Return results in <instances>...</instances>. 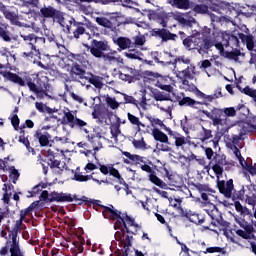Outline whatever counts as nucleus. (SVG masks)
I'll list each match as a JSON object with an SVG mask.
<instances>
[{"mask_svg": "<svg viewBox=\"0 0 256 256\" xmlns=\"http://www.w3.org/2000/svg\"><path fill=\"white\" fill-rule=\"evenodd\" d=\"M127 75L130 76V81L132 83H135V81H140L141 80V73L139 70L131 67L126 68Z\"/></svg>", "mask_w": 256, "mask_h": 256, "instance_id": "4c0bfd02", "label": "nucleus"}, {"mask_svg": "<svg viewBox=\"0 0 256 256\" xmlns=\"http://www.w3.org/2000/svg\"><path fill=\"white\" fill-rule=\"evenodd\" d=\"M35 137L38 139L41 147H47V145H49V140L51 139V134H49V132H45L44 134L36 132Z\"/></svg>", "mask_w": 256, "mask_h": 256, "instance_id": "473e14b6", "label": "nucleus"}, {"mask_svg": "<svg viewBox=\"0 0 256 256\" xmlns=\"http://www.w3.org/2000/svg\"><path fill=\"white\" fill-rule=\"evenodd\" d=\"M40 17L43 19H60L63 14L60 10L55 9L53 6H43L39 12Z\"/></svg>", "mask_w": 256, "mask_h": 256, "instance_id": "9d476101", "label": "nucleus"}, {"mask_svg": "<svg viewBox=\"0 0 256 256\" xmlns=\"http://www.w3.org/2000/svg\"><path fill=\"white\" fill-rule=\"evenodd\" d=\"M236 88L238 89V91H240L244 95H247L248 97H252L253 94L256 92L255 89L250 88L249 86H246L245 88L241 87L239 83L236 84Z\"/></svg>", "mask_w": 256, "mask_h": 256, "instance_id": "c03bdc74", "label": "nucleus"}, {"mask_svg": "<svg viewBox=\"0 0 256 256\" xmlns=\"http://www.w3.org/2000/svg\"><path fill=\"white\" fill-rule=\"evenodd\" d=\"M196 189L199 191V193H215V190L209 188V185L205 184H197Z\"/></svg>", "mask_w": 256, "mask_h": 256, "instance_id": "864d4df0", "label": "nucleus"}, {"mask_svg": "<svg viewBox=\"0 0 256 256\" xmlns=\"http://www.w3.org/2000/svg\"><path fill=\"white\" fill-rule=\"evenodd\" d=\"M10 254L11 256H23V253H21V248L19 247V239L17 236H12Z\"/></svg>", "mask_w": 256, "mask_h": 256, "instance_id": "c756f323", "label": "nucleus"}, {"mask_svg": "<svg viewBox=\"0 0 256 256\" xmlns=\"http://www.w3.org/2000/svg\"><path fill=\"white\" fill-rule=\"evenodd\" d=\"M84 47L87 51H90L91 55L95 57V59H101L105 65H112V63H121V61H123V58L115 57L117 51L111 50L109 41L105 38L100 40L92 38L90 45L86 44Z\"/></svg>", "mask_w": 256, "mask_h": 256, "instance_id": "f03ea898", "label": "nucleus"}, {"mask_svg": "<svg viewBox=\"0 0 256 256\" xmlns=\"http://www.w3.org/2000/svg\"><path fill=\"white\" fill-rule=\"evenodd\" d=\"M152 97H153V99H155V101H171V102H173L170 92L165 93V92H161L157 89H154L152 91Z\"/></svg>", "mask_w": 256, "mask_h": 256, "instance_id": "393cba45", "label": "nucleus"}, {"mask_svg": "<svg viewBox=\"0 0 256 256\" xmlns=\"http://www.w3.org/2000/svg\"><path fill=\"white\" fill-rule=\"evenodd\" d=\"M181 203H182L181 199L175 198V199H174V204H172V207H175V209H177V211H178L180 217H185L186 219H188V217H189V212H187V211H185V210L183 209V207L181 206Z\"/></svg>", "mask_w": 256, "mask_h": 256, "instance_id": "58836bf2", "label": "nucleus"}, {"mask_svg": "<svg viewBox=\"0 0 256 256\" xmlns=\"http://www.w3.org/2000/svg\"><path fill=\"white\" fill-rule=\"evenodd\" d=\"M89 81L91 85H94V87H96V89H101L103 87V82L97 76L90 78Z\"/></svg>", "mask_w": 256, "mask_h": 256, "instance_id": "680f3d73", "label": "nucleus"}, {"mask_svg": "<svg viewBox=\"0 0 256 256\" xmlns=\"http://www.w3.org/2000/svg\"><path fill=\"white\" fill-rule=\"evenodd\" d=\"M224 10L226 11V15H228V17H234V19L239 17V15H243L244 17H251V15H253L251 12H245L243 10L239 11L229 3L224 4Z\"/></svg>", "mask_w": 256, "mask_h": 256, "instance_id": "f3484780", "label": "nucleus"}, {"mask_svg": "<svg viewBox=\"0 0 256 256\" xmlns=\"http://www.w3.org/2000/svg\"><path fill=\"white\" fill-rule=\"evenodd\" d=\"M20 133L22 135L19 136V143H22L28 151V153H32V155H35V148L31 147V142H29V138L25 137V131L21 130Z\"/></svg>", "mask_w": 256, "mask_h": 256, "instance_id": "2f4dec72", "label": "nucleus"}, {"mask_svg": "<svg viewBox=\"0 0 256 256\" xmlns=\"http://www.w3.org/2000/svg\"><path fill=\"white\" fill-rule=\"evenodd\" d=\"M73 203V195L69 193L56 192L53 191L50 193L49 203Z\"/></svg>", "mask_w": 256, "mask_h": 256, "instance_id": "f8f14e48", "label": "nucleus"}, {"mask_svg": "<svg viewBox=\"0 0 256 256\" xmlns=\"http://www.w3.org/2000/svg\"><path fill=\"white\" fill-rule=\"evenodd\" d=\"M203 133L201 134L200 140L204 143V141H209V139L213 138V131L211 129H207L202 127Z\"/></svg>", "mask_w": 256, "mask_h": 256, "instance_id": "49530a36", "label": "nucleus"}, {"mask_svg": "<svg viewBox=\"0 0 256 256\" xmlns=\"http://www.w3.org/2000/svg\"><path fill=\"white\" fill-rule=\"evenodd\" d=\"M216 213L217 215L215 213L210 215L211 222H208L207 225L203 226V229H205V231H213V233H219L221 231L225 233L227 229H229L231 223L223 219V214H221V212L216 210Z\"/></svg>", "mask_w": 256, "mask_h": 256, "instance_id": "0eeeda50", "label": "nucleus"}, {"mask_svg": "<svg viewBox=\"0 0 256 256\" xmlns=\"http://www.w3.org/2000/svg\"><path fill=\"white\" fill-rule=\"evenodd\" d=\"M87 139L89 143H91L93 151H99L101 147H103V144L101 143V138H99L95 134H88Z\"/></svg>", "mask_w": 256, "mask_h": 256, "instance_id": "cd10ccee", "label": "nucleus"}, {"mask_svg": "<svg viewBox=\"0 0 256 256\" xmlns=\"http://www.w3.org/2000/svg\"><path fill=\"white\" fill-rule=\"evenodd\" d=\"M239 33L238 36L235 35H231L228 40L226 41L225 47H229L230 45L234 47V49H237V47H239Z\"/></svg>", "mask_w": 256, "mask_h": 256, "instance_id": "37998d69", "label": "nucleus"}, {"mask_svg": "<svg viewBox=\"0 0 256 256\" xmlns=\"http://www.w3.org/2000/svg\"><path fill=\"white\" fill-rule=\"evenodd\" d=\"M187 219L190 223H194L195 225H203V223H207V221H209V216L189 211Z\"/></svg>", "mask_w": 256, "mask_h": 256, "instance_id": "412c9836", "label": "nucleus"}, {"mask_svg": "<svg viewBox=\"0 0 256 256\" xmlns=\"http://www.w3.org/2000/svg\"><path fill=\"white\" fill-rule=\"evenodd\" d=\"M240 227L244 229V232L248 234L250 239H253V237H255V235L253 234V232L255 231V229L253 228V224H248L245 219H242V221L240 222Z\"/></svg>", "mask_w": 256, "mask_h": 256, "instance_id": "ea45409f", "label": "nucleus"}, {"mask_svg": "<svg viewBox=\"0 0 256 256\" xmlns=\"http://www.w3.org/2000/svg\"><path fill=\"white\" fill-rule=\"evenodd\" d=\"M156 87L162 91H166V93H173V86H171V84H167L166 78L160 77L156 82Z\"/></svg>", "mask_w": 256, "mask_h": 256, "instance_id": "72a5a7b5", "label": "nucleus"}, {"mask_svg": "<svg viewBox=\"0 0 256 256\" xmlns=\"http://www.w3.org/2000/svg\"><path fill=\"white\" fill-rule=\"evenodd\" d=\"M21 39L24 41V47L29 52H23L22 57L33 59V56L39 53L45 47V37L37 36L35 33L21 34Z\"/></svg>", "mask_w": 256, "mask_h": 256, "instance_id": "39448f33", "label": "nucleus"}, {"mask_svg": "<svg viewBox=\"0 0 256 256\" xmlns=\"http://www.w3.org/2000/svg\"><path fill=\"white\" fill-rule=\"evenodd\" d=\"M2 59H5L6 62L4 64L0 63V69H5V65H9L10 59H15V55L11 54V52H4L1 54Z\"/></svg>", "mask_w": 256, "mask_h": 256, "instance_id": "de8ad7c7", "label": "nucleus"}, {"mask_svg": "<svg viewBox=\"0 0 256 256\" xmlns=\"http://www.w3.org/2000/svg\"><path fill=\"white\" fill-rule=\"evenodd\" d=\"M47 91H49V90L48 89L39 88L38 92H35V94L37 95L38 99H44L45 97H47Z\"/></svg>", "mask_w": 256, "mask_h": 256, "instance_id": "774afa93", "label": "nucleus"}, {"mask_svg": "<svg viewBox=\"0 0 256 256\" xmlns=\"http://www.w3.org/2000/svg\"><path fill=\"white\" fill-rule=\"evenodd\" d=\"M62 125H69L71 129L75 127V115H73V112L68 111L64 113V116L62 117Z\"/></svg>", "mask_w": 256, "mask_h": 256, "instance_id": "f704fd0d", "label": "nucleus"}, {"mask_svg": "<svg viewBox=\"0 0 256 256\" xmlns=\"http://www.w3.org/2000/svg\"><path fill=\"white\" fill-rule=\"evenodd\" d=\"M152 135L155 141H159L160 143H169V137L163 131L159 130V128H154L152 130Z\"/></svg>", "mask_w": 256, "mask_h": 256, "instance_id": "c85d7f7f", "label": "nucleus"}, {"mask_svg": "<svg viewBox=\"0 0 256 256\" xmlns=\"http://www.w3.org/2000/svg\"><path fill=\"white\" fill-rule=\"evenodd\" d=\"M205 254L207 253H222V255H225L227 251L225 248H221L219 246H214V247H208L206 248V251H204Z\"/></svg>", "mask_w": 256, "mask_h": 256, "instance_id": "8fccbe9b", "label": "nucleus"}, {"mask_svg": "<svg viewBox=\"0 0 256 256\" xmlns=\"http://www.w3.org/2000/svg\"><path fill=\"white\" fill-rule=\"evenodd\" d=\"M184 85H189V81H193V75H195V66H188L186 69L182 70Z\"/></svg>", "mask_w": 256, "mask_h": 256, "instance_id": "b1692460", "label": "nucleus"}, {"mask_svg": "<svg viewBox=\"0 0 256 256\" xmlns=\"http://www.w3.org/2000/svg\"><path fill=\"white\" fill-rule=\"evenodd\" d=\"M48 166H50V169H61V160H57L55 158H48Z\"/></svg>", "mask_w": 256, "mask_h": 256, "instance_id": "5fc2aeb1", "label": "nucleus"}, {"mask_svg": "<svg viewBox=\"0 0 256 256\" xmlns=\"http://www.w3.org/2000/svg\"><path fill=\"white\" fill-rule=\"evenodd\" d=\"M241 109H243L244 113L249 112L245 104H238L236 109L235 107L224 109L214 107L211 111L203 110L202 113L212 121L214 127H226V129H231V127H235V122L232 121L231 117H235L237 111H241Z\"/></svg>", "mask_w": 256, "mask_h": 256, "instance_id": "f257e3e1", "label": "nucleus"}, {"mask_svg": "<svg viewBox=\"0 0 256 256\" xmlns=\"http://www.w3.org/2000/svg\"><path fill=\"white\" fill-rule=\"evenodd\" d=\"M96 23L100 25V27H105L106 29H109L113 33L117 31V26L111 22V20L105 18V17H96Z\"/></svg>", "mask_w": 256, "mask_h": 256, "instance_id": "5701e85b", "label": "nucleus"}, {"mask_svg": "<svg viewBox=\"0 0 256 256\" xmlns=\"http://www.w3.org/2000/svg\"><path fill=\"white\" fill-rule=\"evenodd\" d=\"M122 218L128 229L129 227H133V225H135V219L131 218V216H128L127 213H122Z\"/></svg>", "mask_w": 256, "mask_h": 256, "instance_id": "603ef678", "label": "nucleus"}, {"mask_svg": "<svg viewBox=\"0 0 256 256\" xmlns=\"http://www.w3.org/2000/svg\"><path fill=\"white\" fill-rule=\"evenodd\" d=\"M28 89H30V91H32V93H37L38 92V89H39V85L37 86V84H35V82L29 80L27 83H26Z\"/></svg>", "mask_w": 256, "mask_h": 256, "instance_id": "69168bd1", "label": "nucleus"}, {"mask_svg": "<svg viewBox=\"0 0 256 256\" xmlns=\"http://www.w3.org/2000/svg\"><path fill=\"white\" fill-rule=\"evenodd\" d=\"M106 104L108 107H110V109H119V102H117V100L111 96L106 97Z\"/></svg>", "mask_w": 256, "mask_h": 256, "instance_id": "09e8293b", "label": "nucleus"}, {"mask_svg": "<svg viewBox=\"0 0 256 256\" xmlns=\"http://www.w3.org/2000/svg\"><path fill=\"white\" fill-rule=\"evenodd\" d=\"M244 135H245V133H243V131H241L239 133V135H232V138L230 139L232 145H234V147H237V145H239V142L241 141V139H243Z\"/></svg>", "mask_w": 256, "mask_h": 256, "instance_id": "13d9d810", "label": "nucleus"}, {"mask_svg": "<svg viewBox=\"0 0 256 256\" xmlns=\"http://www.w3.org/2000/svg\"><path fill=\"white\" fill-rule=\"evenodd\" d=\"M114 44L119 47L120 51H125V49H132L133 41L129 37L120 36L116 40L114 39Z\"/></svg>", "mask_w": 256, "mask_h": 256, "instance_id": "6ab92c4d", "label": "nucleus"}, {"mask_svg": "<svg viewBox=\"0 0 256 256\" xmlns=\"http://www.w3.org/2000/svg\"><path fill=\"white\" fill-rule=\"evenodd\" d=\"M67 59L68 61H71L73 65H81L82 67H87L89 64L86 53L74 54L70 52L67 54Z\"/></svg>", "mask_w": 256, "mask_h": 256, "instance_id": "ddd939ff", "label": "nucleus"}, {"mask_svg": "<svg viewBox=\"0 0 256 256\" xmlns=\"http://www.w3.org/2000/svg\"><path fill=\"white\" fill-rule=\"evenodd\" d=\"M70 25H66V33L71 35L73 34L74 39H79L81 35H85L87 33V29H85V23L78 22L75 18H71L69 21Z\"/></svg>", "mask_w": 256, "mask_h": 256, "instance_id": "1a4fd4ad", "label": "nucleus"}, {"mask_svg": "<svg viewBox=\"0 0 256 256\" xmlns=\"http://www.w3.org/2000/svg\"><path fill=\"white\" fill-rule=\"evenodd\" d=\"M225 59H232L233 61H239V57H241V50L235 48L234 51H226L223 53Z\"/></svg>", "mask_w": 256, "mask_h": 256, "instance_id": "a19ab883", "label": "nucleus"}, {"mask_svg": "<svg viewBox=\"0 0 256 256\" xmlns=\"http://www.w3.org/2000/svg\"><path fill=\"white\" fill-rule=\"evenodd\" d=\"M0 75L6 79V81H11V83H15L16 85H19L20 87H25L26 83L21 76L10 72V71H0Z\"/></svg>", "mask_w": 256, "mask_h": 256, "instance_id": "dca6fc26", "label": "nucleus"}, {"mask_svg": "<svg viewBox=\"0 0 256 256\" xmlns=\"http://www.w3.org/2000/svg\"><path fill=\"white\" fill-rule=\"evenodd\" d=\"M215 163H210V167H212V171H214L217 179V188L221 195L224 197H231L233 191L235 190V185H233V179H229L225 182V180H220L223 177V167L227 165V156L225 155H216L214 157Z\"/></svg>", "mask_w": 256, "mask_h": 256, "instance_id": "7ed1b4c3", "label": "nucleus"}, {"mask_svg": "<svg viewBox=\"0 0 256 256\" xmlns=\"http://www.w3.org/2000/svg\"><path fill=\"white\" fill-rule=\"evenodd\" d=\"M9 29V24L0 22V39L4 41V43H11L13 41V34Z\"/></svg>", "mask_w": 256, "mask_h": 256, "instance_id": "a211bd4d", "label": "nucleus"}, {"mask_svg": "<svg viewBox=\"0 0 256 256\" xmlns=\"http://www.w3.org/2000/svg\"><path fill=\"white\" fill-rule=\"evenodd\" d=\"M85 67L78 64H72L70 69V77L72 81H79V79H85Z\"/></svg>", "mask_w": 256, "mask_h": 256, "instance_id": "2eb2a0df", "label": "nucleus"}, {"mask_svg": "<svg viewBox=\"0 0 256 256\" xmlns=\"http://www.w3.org/2000/svg\"><path fill=\"white\" fill-rule=\"evenodd\" d=\"M178 35L182 41V45L188 51H193L196 49V51L201 53V51H209L211 47H213V41H211V39L202 37L200 32L187 36L185 32L179 31Z\"/></svg>", "mask_w": 256, "mask_h": 256, "instance_id": "20e7f679", "label": "nucleus"}, {"mask_svg": "<svg viewBox=\"0 0 256 256\" xmlns=\"http://www.w3.org/2000/svg\"><path fill=\"white\" fill-rule=\"evenodd\" d=\"M233 198V201H235V199H239L240 201H243L245 199V188L242 187V189L234 194H231V197H229L228 199Z\"/></svg>", "mask_w": 256, "mask_h": 256, "instance_id": "6e6d98bb", "label": "nucleus"}, {"mask_svg": "<svg viewBox=\"0 0 256 256\" xmlns=\"http://www.w3.org/2000/svg\"><path fill=\"white\" fill-rule=\"evenodd\" d=\"M141 55H143V53H141V51L137 50V49H132V48H128L127 52H124V56L127 57V59H134L137 61H141Z\"/></svg>", "mask_w": 256, "mask_h": 256, "instance_id": "e433bc0d", "label": "nucleus"}, {"mask_svg": "<svg viewBox=\"0 0 256 256\" xmlns=\"http://www.w3.org/2000/svg\"><path fill=\"white\" fill-rule=\"evenodd\" d=\"M128 121L133 125V127H136L137 131H141V127H145V124L141 123V120L139 117L133 115L131 112L127 113Z\"/></svg>", "mask_w": 256, "mask_h": 256, "instance_id": "c9c22d12", "label": "nucleus"}, {"mask_svg": "<svg viewBox=\"0 0 256 256\" xmlns=\"http://www.w3.org/2000/svg\"><path fill=\"white\" fill-rule=\"evenodd\" d=\"M169 4L172 7H176V9H182L183 11H187L191 9V5H193V1L191 0H169Z\"/></svg>", "mask_w": 256, "mask_h": 256, "instance_id": "4be33fe9", "label": "nucleus"}, {"mask_svg": "<svg viewBox=\"0 0 256 256\" xmlns=\"http://www.w3.org/2000/svg\"><path fill=\"white\" fill-rule=\"evenodd\" d=\"M180 107H195V105H203V102L194 100L193 98L186 96L178 101Z\"/></svg>", "mask_w": 256, "mask_h": 256, "instance_id": "bb28decb", "label": "nucleus"}, {"mask_svg": "<svg viewBox=\"0 0 256 256\" xmlns=\"http://www.w3.org/2000/svg\"><path fill=\"white\" fill-rule=\"evenodd\" d=\"M239 39L241 40V42L246 45L248 51H255V38L253 37V35L249 34L246 35L244 33H239Z\"/></svg>", "mask_w": 256, "mask_h": 256, "instance_id": "aec40b11", "label": "nucleus"}, {"mask_svg": "<svg viewBox=\"0 0 256 256\" xmlns=\"http://www.w3.org/2000/svg\"><path fill=\"white\" fill-rule=\"evenodd\" d=\"M132 143L136 149H147V143H145L143 138L141 140H134Z\"/></svg>", "mask_w": 256, "mask_h": 256, "instance_id": "e2e57ef3", "label": "nucleus"}, {"mask_svg": "<svg viewBox=\"0 0 256 256\" xmlns=\"http://www.w3.org/2000/svg\"><path fill=\"white\" fill-rule=\"evenodd\" d=\"M93 175H95L94 172L90 175H83V173H75L74 179H75V181H78L79 183H85L87 181H91V179H93Z\"/></svg>", "mask_w": 256, "mask_h": 256, "instance_id": "79ce46f5", "label": "nucleus"}, {"mask_svg": "<svg viewBox=\"0 0 256 256\" xmlns=\"http://www.w3.org/2000/svg\"><path fill=\"white\" fill-rule=\"evenodd\" d=\"M190 9L198 15H205L209 13V6L205 4H195L194 2H192V4L190 5Z\"/></svg>", "mask_w": 256, "mask_h": 256, "instance_id": "7c9ffc66", "label": "nucleus"}, {"mask_svg": "<svg viewBox=\"0 0 256 256\" xmlns=\"http://www.w3.org/2000/svg\"><path fill=\"white\" fill-rule=\"evenodd\" d=\"M122 155H124V157H127L123 159V163H125L126 165H129L131 161L134 162L136 159V154H131L130 152L127 151H123Z\"/></svg>", "mask_w": 256, "mask_h": 256, "instance_id": "3c124183", "label": "nucleus"}, {"mask_svg": "<svg viewBox=\"0 0 256 256\" xmlns=\"http://www.w3.org/2000/svg\"><path fill=\"white\" fill-rule=\"evenodd\" d=\"M175 145L177 147H183V145H187V140L185 139V136L176 137L175 138Z\"/></svg>", "mask_w": 256, "mask_h": 256, "instance_id": "338daca9", "label": "nucleus"}, {"mask_svg": "<svg viewBox=\"0 0 256 256\" xmlns=\"http://www.w3.org/2000/svg\"><path fill=\"white\" fill-rule=\"evenodd\" d=\"M148 180L150 183H153V185H156V187H159L160 189H167V183H165L163 180H161V178L157 176V172L149 174Z\"/></svg>", "mask_w": 256, "mask_h": 256, "instance_id": "a878e982", "label": "nucleus"}, {"mask_svg": "<svg viewBox=\"0 0 256 256\" xmlns=\"http://www.w3.org/2000/svg\"><path fill=\"white\" fill-rule=\"evenodd\" d=\"M150 19L162 27H167L169 23V13L163 10L154 11L150 14Z\"/></svg>", "mask_w": 256, "mask_h": 256, "instance_id": "9b49d317", "label": "nucleus"}, {"mask_svg": "<svg viewBox=\"0 0 256 256\" xmlns=\"http://www.w3.org/2000/svg\"><path fill=\"white\" fill-rule=\"evenodd\" d=\"M108 113H109V110H107V108H105L101 104H96L92 112V118L97 119L98 123H103V121L107 119Z\"/></svg>", "mask_w": 256, "mask_h": 256, "instance_id": "4468645a", "label": "nucleus"}, {"mask_svg": "<svg viewBox=\"0 0 256 256\" xmlns=\"http://www.w3.org/2000/svg\"><path fill=\"white\" fill-rule=\"evenodd\" d=\"M149 36L154 37V39H160L162 43H167V41H175V39H177V34L169 31L167 27L152 28L149 30Z\"/></svg>", "mask_w": 256, "mask_h": 256, "instance_id": "6e6552de", "label": "nucleus"}, {"mask_svg": "<svg viewBox=\"0 0 256 256\" xmlns=\"http://www.w3.org/2000/svg\"><path fill=\"white\" fill-rule=\"evenodd\" d=\"M11 125L14 127L15 131H19V124L21 123V120L19 119V116L17 114H13V116L10 118Z\"/></svg>", "mask_w": 256, "mask_h": 256, "instance_id": "4d7b16f0", "label": "nucleus"}, {"mask_svg": "<svg viewBox=\"0 0 256 256\" xmlns=\"http://www.w3.org/2000/svg\"><path fill=\"white\" fill-rule=\"evenodd\" d=\"M124 101L125 103H129L130 105H135L136 107H139L140 102L135 99L133 96H129L127 94H124Z\"/></svg>", "mask_w": 256, "mask_h": 256, "instance_id": "bf43d9fd", "label": "nucleus"}, {"mask_svg": "<svg viewBox=\"0 0 256 256\" xmlns=\"http://www.w3.org/2000/svg\"><path fill=\"white\" fill-rule=\"evenodd\" d=\"M102 215L104 219H109V221H115L114 222V229L117 231V229H121L124 227L126 233H131L132 235H137L135 232H131L127 225L125 224V221L122 218L123 213L115 208L112 204H109L108 206H102Z\"/></svg>", "mask_w": 256, "mask_h": 256, "instance_id": "423d86ee", "label": "nucleus"}, {"mask_svg": "<svg viewBox=\"0 0 256 256\" xmlns=\"http://www.w3.org/2000/svg\"><path fill=\"white\" fill-rule=\"evenodd\" d=\"M133 45L136 47H143V45H145V36H135Z\"/></svg>", "mask_w": 256, "mask_h": 256, "instance_id": "0e129e2a", "label": "nucleus"}, {"mask_svg": "<svg viewBox=\"0 0 256 256\" xmlns=\"http://www.w3.org/2000/svg\"><path fill=\"white\" fill-rule=\"evenodd\" d=\"M11 170L10 177L13 179V183H17L20 177L19 170L15 169V166H10L9 168Z\"/></svg>", "mask_w": 256, "mask_h": 256, "instance_id": "052dcab7", "label": "nucleus"}, {"mask_svg": "<svg viewBox=\"0 0 256 256\" xmlns=\"http://www.w3.org/2000/svg\"><path fill=\"white\" fill-rule=\"evenodd\" d=\"M37 85L40 89H48L49 90V78L47 76H42L37 79Z\"/></svg>", "mask_w": 256, "mask_h": 256, "instance_id": "a18cd8bd", "label": "nucleus"}]
</instances>
